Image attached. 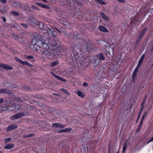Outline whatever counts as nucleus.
<instances>
[{
	"instance_id": "7",
	"label": "nucleus",
	"mask_w": 153,
	"mask_h": 153,
	"mask_svg": "<svg viewBox=\"0 0 153 153\" xmlns=\"http://www.w3.org/2000/svg\"><path fill=\"white\" fill-rule=\"evenodd\" d=\"M18 126L16 125L12 124L8 126L6 130L7 131H11L15 128H17Z\"/></svg>"
},
{
	"instance_id": "3",
	"label": "nucleus",
	"mask_w": 153,
	"mask_h": 153,
	"mask_svg": "<svg viewBox=\"0 0 153 153\" xmlns=\"http://www.w3.org/2000/svg\"><path fill=\"white\" fill-rule=\"evenodd\" d=\"M147 30V28H145L141 31V32L139 34V36L137 39V40L136 41V42L137 43H139L140 42V40L144 35L145 32H146Z\"/></svg>"
},
{
	"instance_id": "35",
	"label": "nucleus",
	"mask_w": 153,
	"mask_h": 153,
	"mask_svg": "<svg viewBox=\"0 0 153 153\" xmlns=\"http://www.w3.org/2000/svg\"><path fill=\"white\" fill-rule=\"evenodd\" d=\"M51 74L56 78L57 77L56 76H58L56 75L54 73H53L52 72H51Z\"/></svg>"
},
{
	"instance_id": "33",
	"label": "nucleus",
	"mask_w": 153,
	"mask_h": 153,
	"mask_svg": "<svg viewBox=\"0 0 153 153\" xmlns=\"http://www.w3.org/2000/svg\"><path fill=\"white\" fill-rule=\"evenodd\" d=\"M144 101H145V100H144V101H143V103L142 104V106L141 107V108H140V111H141V113H142V110H143V105L144 103Z\"/></svg>"
},
{
	"instance_id": "18",
	"label": "nucleus",
	"mask_w": 153,
	"mask_h": 153,
	"mask_svg": "<svg viewBox=\"0 0 153 153\" xmlns=\"http://www.w3.org/2000/svg\"><path fill=\"white\" fill-rule=\"evenodd\" d=\"M29 23L30 25L34 24L35 22V19L34 18H31L29 21Z\"/></svg>"
},
{
	"instance_id": "57",
	"label": "nucleus",
	"mask_w": 153,
	"mask_h": 153,
	"mask_svg": "<svg viewBox=\"0 0 153 153\" xmlns=\"http://www.w3.org/2000/svg\"><path fill=\"white\" fill-rule=\"evenodd\" d=\"M50 54L51 55V53H50Z\"/></svg>"
},
{
	"instance_id": "46",
	"label": "nucleus",
	"mask_w": 153,
	"mask_h": 153,
	"mask_svg": "<svg viewBox=\"0 0 153 153\" xmlns=\"http://www.w3.org/2000/svg\"><path fill=\"white\" fill-rule=\"evenodd\" d=\"M140 129L139 128H138V129H137V131L136 132H139L140 131Z\"/></svg>"
},
{
	"instance_id": "27",
	"label": "nucleus",
	"mask_w": 153,
	"mask_h": 153,
	"mask_svg": "<svg viewBox=\"0 0 153 153\" xmlns=\"http://www.w3.org/2000/svg\"><path fill=\"white\" fill-rule=\"evenodd\" d=\"M129 140L128 139L126 140L125 141L124 144V145H125L128 146V144H129Z\"/></svg>"
},
{
	"instance_id": "26",
	"label": "nucleus",
	"mask_w": 153,
	"mask_h": 153,
	"mask_svg": "<svg viewBox=\"0 0 153 153\" xmlns=\"http://www.w3.org/2000/svg\"><path fill=\"white\" fill-rule=\"evenodd\" d=\"M65 27L68 29H71V26L69 23L67 22V24L65 25Z\"/></svg>"
},
{
	"instance_id": "14",
	"label": "nucleus",
	"mask_w": 153,
	"mask_h": 153,
	"mask_svg": "<svg viewBox=\"0 0 153 153\" xmlns=\"http://www.w3.org/2000/svg\"><path fill=\"white\" fill-rule=\"evenodd\" d=\"M72 130L71 128H65L62 130L59 131H58L59 133H61L63 132H68L71 131Z\"/></svg>"
},
{
	"instance_id": "48",
	"label": "nucleus",
	"mask_w": 153,
	"mask_h": 153,
	"mask_svg": "<svg viewBox=\"0 0 153 153\" xmlns=\"http://www.w3.org/2000/svg\"><path fill=\"white\" fill-rule=\"evenodd\" d=\"M142 124H141L140 123L139 126H140V127H142Z\"/></svg>"
},
{
	"instance_id": "55",
	"label": "nucleus",
	"mask_w": 153,
	"mask_h": 153,
	"mask_svg": "<svg viewBox=\"0 0 153 153\" xmlns=\"http://www.w3.org/2000/svg\"><path fill=\"white\" fill-rule=\"evenodd\" d=\"M0 153H2L0 151Z\"/></svg>"
},
{
	"instance_id": "58",
	"label": "nucleus",
	"mask_w": 153,
	"mask_h": 153,
	"mask_svg": "<svg viewBox=\"0 0 153 153\" xmlns=\"http://www.w3.org/2000/svg\"><path fill=\"white\" fill-rule=\"evenodd\" d=\"M55 94V95H56V94Z\"/></svg>"
},
{
	"instance_id": "53",
	"label": "nucleus",
	"mask_w": 153,
	"mask_h": 153,
	"mask_svg": "<svg viewBox=\"0 0 153 153\" xmlns=\"http://www.w3.org/2000/svg\"><path fill=\"white\" fill-rule=\"evenodd\" d=\"M120 152L119 151H117L116 153H119Z\"/></svg>"
},
{
	"instance_id": "6",
	"label": "nucleus",
	"mask_w": 153,
	"mask_h": 153,
	"mask_svg": "<svg viewBox=\"0 0 153 153\" xmlns=\"http://www.w3.org/2000/svg\"><path fill=\"white\" fill-rule=\"evenodd\" d=\"M0 67L6 70H11L13 68L10 65L2 63H0Z\"/></svg>"
},
{
	"instance_id": "16",
	"label": "nucleus",
	"mask_w": 153,
	"mask_h": 153,
	"mask_svg": "<svg viewBox=\"0 0 153 153\" xmlns=\"http://www.w3.org/2000/svg\"><path fill=\"white\" fill-rule=\"evenodd\" d=\"M101 14L102 16V18L103 19L107 20L109 21V18L108 17L106 16L105 14L103 12H101Z\"/></svg>"
},
{
	"instance_id": "56",
	"label": "nucleus",
	"mask_w": 153,
	"mask_h": 153,
	"mask_svg": "<svg viewBox=\"0 0 153 153\" xmlns=\"http://www.w3.org/2000/svg\"><path fill=\"white\" fill-rule=\"evenodd\" d=\"M113 48H112V51H113Z\"/></svg>"
},
{
	"instance_id": "10",
	"label": "nucleus",
	"mask_w": 153,
	"mask_h": 153,
	"mask_svg": "<svg viewBox=\"0 0 153 153\" xmlns=\"http://www.w3.org/2000/svg\"><path fill=\"white\" fill-rule=\"evenodd\" d=\"M97 58L100 60H104L105 57L102 53H99L97 55Z\"/></svg>"
},
{
	"instance_id": "49",
	"label": "nucleus",
	"mask_w": 153,
	"mask_h": 153,
	"mask_svg": "<svg viewBox=\"0 0 153 153\" xmlns=\"http://www.w3.org/2000/svg\"><path fill=\"white\" fill-rule=\"evenodd\" d=\"M142 124H141L140 123L139 126H140V127H142Z\"/></svg>"
},
{
	"instance_id": "59",
	"label": "nucleus",
	"mask_w": 153,
	"mask_h": 153,
	"mask_svg": "<svg viewBox=\"0 0 153 153\" xmlns=\"http://www.w3.org/2000/svg\"><path fill=\"white\" fill-rule=\"evenodd\" d=\"M1 128H0V131H1Z\"/></svg>"
},
{
	"instance_id": "21",
	"label": "nucleus",
	"mask_w": 153,
	"mask_h": 153,
	"mask_svg": "<svg viewBox=\"0 0 153 153\" xmlns=\"http://www.w3.org/2000/svg\"><path fill=\"white\" fill-rule=\"evenodd\" d=\"M141 114L142 113H141V111H140L139 113V114H138V116H137V120H136V122L137 123L139 121V119L141 115Z\"/></svg>"
},
{
	"instance_id": "15",
	"label": "nucleus",
	"mask_w": 153,
	"mask_h": 153,
	"mask_svg": "<svg viewBox=\"0 0 153 153\" xmlns=\"http://www.w3.org/2000/svg\"><path fill=\"white\" fill-rule=\"evenodd\" d=\"M75 93L77 94L78 96L81 97H84L85 96L84 94L82 92L79 91H76Z\"/></svg>"
},
{
	"instance_id": "37",
	"label": "nucleus",
	"mask_w": 153,
	"mask_h": 153,
	"mask_svg": "<svg viewBox=\"0 0 153 153\" xmlns=\"http://www.w3.org/2000/svg\"><path fill=\"white\" fill-rule=\"evenodd\" d=\"M83 85L85 86H88V83L86 82H84L83 83Z\"/></svg>"
},
{
	"instance_id": "32",
	"label": "nucleus",
	"mask_w": 153,
	"mask_h": 153,
	"mask_svg": "<svg viewBox=\"0 0 153 153\" xmlns=\"http://www.w3.org/2000/svg\"><path fill=\"white\" fill-rule=\"evenodd\" d=\"M21 25H22L24 27L27 28V25L26 24L24 23V24H21Z\"/></svg>"
},
{
	"instance_id": "41",
	"label": "nucleus",
	"mask_w": 153,
	"mask_h": 153,
	"mask_svg": "<svg viewBox=\"0 0 153 153\" xmlns=\"http://www.w3.org/2000/svg\"><path fill=\"white\" fill-rule=\"evenodd\" d=\"M62 1V3H63L64 4H66L67 2V1Z\"/></svg>"
},
{
	"instance_id": "52",
	"label": "nucleus",
	"mask_w": 153,
	"mask_h": 153,
	"mask_svg": "<svg viewBox=\"0 0 153 153\" xmlns=\"http://www.w3.org/2000/svg\"><path fill=\"white\" fill-rule=\"evenodd\" d=\"M141 127H140V126H139L138 128H139L140 129H141Z\"/></svg>"
},
{
	"instance_id": "4",
	"label": "nucleus",
	"mask_w": 153,
	"mask_h": 153,
	"mask_svg": "<svg viewBox=\"0 0 153 153\" xmlns=\"http://www.w3.org/2000/svg\"><path fill=\"white\" fill-rule=\"evenodd\" d=\"M139 68V67L137 66L135 69H134L133 73V74L132 75L131 77L133 79V82H135V79L136 78L137 74L138 72V70Z\"/></svg>"
},
{
	"instance_id": "23",
	"label": "nucleus",
	"mask_w": 153,
	"mask_h": 153,
	"mask_svg": "<svg viewBox=\"0 0 153 153\" xmlns=\"http://www.w3.org/2000/svg\"><path fill=\"white\" fill-rule=\"evenodd\" d=\"M25 58L26 59H33L34 58V57L32 56H27L26 55L25 56Z\"/></svg>"
},
{
	"instance_id": "44",
	"label": "nucleus",
	"mask_w": 153,
	"mask_h": 153,
	"mask_svg": "<svg viewBox=\"0 0 153 153\" xmlns=\"http://www.w3.org/2000/svg\"><path fill=\"white\" fill-rule=\"evenodd\" d=\"M2 3H4L7 2L6 1H0Z\"/></svg>"
},
{
	"instance_id": "12",
	"label": "nucleus",
	"mask_w": 153,
	"mask_h": 153,
	"mask_svg": "<svg viewBox=\"0 0 153 153\" xmlns=\"http://www.w3.org/2000/svg\"><path fill=\"white\" fill-rule=\"evenodd\" d=\"M99 29L100 31L103 32L107 33L108 31L105 27L101 25L99 26Z\"/></svg>"
},
{
	"instance_id": "40",
	"label": "nucleus",
	"mask_w": 153,
	"mask_h": 153,
	"mask_svg": "<svg viewBox=\"0 0 153 153\" xmlns=\"http://www.w3.org/2000/svg\"><path fill=\"white\" fill-rule=\"evenodd\" d=\"M1 18L3 19V21L4 22H5L6 21V19H5V18L4 17H1Z\"/></svg>"
},
{
	"instance_id": "2",
	"label": "nucleus",
	"mask_w": 153,
	"mask_h": 153,
	"mask_svg": "<svg viewBox=\"0 0 153 153\" xmlns=\"http://www.w3.org/2000/svg\"><path fill=\"white\" fill-rule=\"evenodd\" d=\"M14 59L17 62H19V63L22 65H26L30 67H33V66L32 64L30 63L27 61H23L21 59L18 58L17 57H15L14 58Z\"/></svg>"
},
{
	"instance_id": "51",
	"label": "nucleus",
	"mask_w": 153,
	"mask_h": 153,
	"mask_svg": "<svg viewBox=\"0 0 153 153\" xmlns=\"http://www.w3.org/2000/svg\"><path fill=\"white\" fill-rule=\"evenodd\" d=\"M108 153H110V149H109L108 150Z\"/></svg>"
},
{
	"instance_id": "5",
	"label": "nucleus",
	"mask_w": 153,
	"mask_h": 153,
	"mask_svg": "<svg viewBox=\"0 0 153 153\" xmlns=\"http://www.w3.org/2000/svg\"><path fill=\"white\" fill-rule=\"evenodd\" d=\"M24 115L23 113L22 112L19 113L11 116V119L12 120L16 119L23 117Z\"/></svg>"
},
{
	"instance_id": "29",
	"label": "nucleus",
	"mask_w": 153,
	"mask_h": 153,
	"mask_svg": "<svg viewBox=\"0 0 153 153\" xmlns=\"http://www.w3.org/2000/svg\"><path fill=\"white\" fill-rule=\"evenodd\" d=\"M98 3H100L102 4H106L105 3L104 1H96Z\"/></svg>"
},
{
	"instance_id": "19",
	"label": "nucleus",
	"mask_w": 153,
	"mask_h": 153,
	"mask_svg": "<svg viewBox=\"0 0 153 153\" xmlns=\"http://www.w3.org/2000/svg\"><path fill=\"white\" fill-rule=\"evenodd\" d=\"M145 55L144 54H143L142 55V56H141V57L140 59L139 60V62L142 63L143 60V59H144V57H145Z\"/></svg>"
},
{
	"instance_id": "20",
	"label": "nucleus",
	"mask_w": 153,
	"mask_h": 153,
	"mask_svg": "<svg viewBox=\"0 0 153 153\" xmlns=\"http://www.w3.org/2000/svg\"><path fill=\"white\" fill-rule=\"evenodd\" d=\"M10 13L11 15L14 16H18L19 15L18 13L15 11H11Z\"/></svg>"
},
{
	"instance_id": "34",
	"label": "nucleus",
	"mask_w": 153,
	"mask_h": 153,
	"mask_svg": "<svg viewBox=\"0 0 153 153\" xmlns=\"http://www.w3.org/2000/svg\"><path fill=\"white\" fill-rule=\"evenodd\" d=\"M60 80H61L62 81H63V82H66V80L65 79H64V78H63L62 77H61V78L60 79Z\"/></svg>"
},
{
	"instance_id": "39",
	"label": "nucleus",
	"mask_w": 153,
	"mask_h": 153,
	"mask_svg": "<svg viewBox=\"0 0 153 153\" xmlns=\"http://www.w3.org/2000/svg\"><path fill=\"white\" fill-rule=\"evenodd\" d=\"M146 114H144L143 116V117L142 118V119H141V120H143L144 119V118L146 116Z\"/></svg>"
},
{
	"instance_id": "36",
	"label": "nucleus",
	"mask_w": 153,
	"mask_h": 153,
	"mask_svg": "<svg viewBox=\"0 0 153 153\" xmlns=\"http://www.w3.org/2000/svg\"><path fill=\"white\" fill-rule=\"evenodd\" d=\"M153 141V136L151 138L150 140L147 143V144H148L149 143Z\"/></svg>"
},
{
	"instance_id": "38",
	"label": "nucleus",
	"mask_w": 153,
	"mask_h": 153,
	"mask_svg": "<svg viewBox=\"0 0 153 153\" xmlns=\"http://www.w3.org/2000/svg\"><path fill=\"white\" fill-rule=\"evenodd\" d=\"M142 63L139 62L137 66L140 67V66H141Z\"/></svg>"
},
{
	"instance_id": "54",
	"label": "nucleus",
	"mask_w": 153,
	"mask_h": 153,
	"mask_svg": "<svg viewBox=\"0 0 153 153\" xmlns=\"http://www.w3.org/2000/svg\"><path fill=\"white\" fill-rule=\"evenodd\" d=\"M145 85H144L143 86V87H145Z\"/></svg>"
},
{
	"instance_id": "17",
	"label": "nucleus",
	"mask_w": 153,
	"mask_h": 153,
	"mask_svg": "<svg viewBox=\"0 0 153 153\" xmlns=\"http://www.w3.org/2000/svg\"><path fill=\"white\" fill-rule=\"evenodd\" d=\"M59 63L58 61L56 60L54 62H51V66L52 67H54L58 65Z\"/></svg>"
},
{
	"instance_id": "31",
	"label": "nucleus",
	"mask_w": 153,
	"mask_h": 153,
	"mask_svg": "<svg viewBox=\"0 0 153 153\" xmlns=\"http://www.w3.org/2000/svg\"><path fill=\"white\" fill-rule=\"evenodd\" d=\"M32 7L33 8H34V9H36L37 10H39V9L38 8V7L36 6H35V5H32Z\"/></svg>"
},
{
	"instance_id": "47",
	"label": "nucleus",
	"mask_w": 153,
	"mask_h": 153,
	"mask_svg": "<svg viewBox=\"0 0 153 153\" xmlns=\"http://www.w3.org/2000/svg\"><path fill=\"white\" fill-rule=\"evenodd\" d=\"M143 120H141L140 122V124H143Z\"/></svg>"
},
{
	"instance_id": "24",
	"label": "nucleus",
	"mask_w": 153,
	"mask_h": 153,
	"mask_svg": "<svg viewBox=\"0 0 153 153\" xmlns=\"http://www.w3.org/2000/svg\"><path fill=\"white\" fill-rule=\"evenodd\" d=\"M61 90L64 92V93H66L68 94L69 95H70V94L69 93L67 90L64 88H62L61 89Z\"/></svg>"
},
{
	"instance_id": "28",
	"label": "nucleus",
	"mask_w": 153,
	"mask_h": 153,
	"mask_svg": "<svg viewBox=\"0 0 153 153\" xmlns=\"http://www.w3.org/2000/svg\"><path fill=\"white\" fill-rule=\"evenodd\" d=\"M127 146H126L125 145H123V152H122L123 153H125Z\"/></svg>"
},
{
	"instance_id": "50",
	"label": "nucleus",
	"mask_w": 153,
	"mask_h": 153,
	"mask_svg": "<svg viewBox=\"0 0 153 153\" xmlns=\"http://www.w3.org/2000/svg\"><path fill=\"white\" fill-rule=\"evenodd\" d=\"M46 57H47V58H49L50 57L48 56V55L47 54V55H46Z\"/></svg>"
},
{
	"instance_id": "22",
	"label": "nucleus",
	"mask_w": 153,
	"mask_h": 153,
	"mask_svg": "<svg viewBox=\"0 0 153 153\" xmlns=\"http://www.w3.org/2000/svg\"><path fill=\"white\" fill-rule=\"evenodd\" d=\"M12 5H13L15 7H18V6H19L20 7H22L21 6H19V3L15 1H14Z\"/></svg>"
},
{
	"instance_id": "8",
	"label": "nucleus",
	"mask_w": 153,
	"mask_h": 153,
	"mask_svg": "<svg viewBox=\"0 0 153 153\" xmlns=\"http://www.w3.org/2000/svg\"><path fill=\"white\" fill-rule=\"evenodd\" d=\"M11 94V91L8 89L6 88H1L0 89V94Z\"/></svg>"
},
{
	"instance_id": "30",
	"label": "nucleus",
	"mask_w": 153,
	"mask_h": 153,
	"mask_svg": "<svg viewBox=\"0 0 153 153\" xmlns=\"http://www.w3.org/2000/svg\"><path fill=\"white\" fill-rule=\"evenodd\" d=\"M11 138H8L7 139H6L5 140V143H7L8 142H10L11 140Z\"/></svg>"
},
{
	"instance_id": "1",
	"label": "nucleus",
	"mask_w": 153,
	"mask_h": 153,
	"mask_svg": "<svg viewBox=\"0 0 153 153\" xmlns=\"http://www.w3.org/2000/svg\"><path fill=\"white\" fill-rule=\"evenodd\" d=\"M32 43L38 45L40 48L44 50L42 52V54H46L48 51V49H49V47L46 43L45 39L43 38L39 37L38 35H36L32 40Z\"/></svg>"
},
{
	"instance_id": "43",
	"label": "nucleus",
	"mask_w": 153,
	"mask_h": 153,
	"mask_svg": "<svg viewBox=\"0 0 153 153\" xmlns=\"http://www.w3.org/2000/svg\"><path fill=\"white\" fill-rule=\"evenodd\" d=\"M4 100L2 98H0V103L2 102H3Z\"/></svg>"
},
{
	"instance_id": "45",
	"label": "nucleus",
	"mask_w": 153,
	"mask_h": 153,
	"mask_svg": "<svg viewBox=\"0 0 153 153\" xmlns=\"http://www.w3.org/2000/svg\"><path fill=\"white\" fill-rule=\"evenodd\" d=\"M121 3H124L126 2V1H119Z\"/></svg>"
},
{
	"instance_id": "11",
	"label": "nucleus",
	"mask_w": 153,
	"mask_h": 153,
	"mask_svg": "<svg viewBox=\"0 0 153 153\" xmlns=\"http://www.w3.org/2000/svg\"><path fill=\"white\" fill-rule=\"evenodd\" d=\"M35 4L43 8H45L48 9L50 8V7L48 6L43 4L37 2Z\"/></svg>"
},
{
	"instance_id": "25",
	"label": "nucleus",
	"mask_w": 153,
	"mask_h": 153,
	"mask_svg": "<svg viewBox=\"0 0 153 153\" xmlns=\"http://www.w3.org/2000/svg\"><path fill=\"white\" fill-rule=\"evenodd\" d=\"M34 134H28L26 135H25L23 137L24 138H26V137H33V136H34Z\"/></svg>"
},
{
	"instance_id": "9",
	"label": "nucleus",
	"mask_w": 153,
	"mask_h": 153,
	"mask_svg": "<svg viewBox=\"0 0 153 153\" xmlns=\"http://www.w3.org/2000/svg\"><path fill=\"white\" fill-rule=\"evenodd\" d=\"M52 126L53 127L55 128L59 127L63 128L65 127L66 126L65 125H62L61 124L55 123H53Z\"/></svg>"
},
{
	"instance_id": "42",
	"label": "nucleus",
	"mask_w": 153,
	"mask_h": 153,
	"mask_svg": "<svg viewBox=\"0 0 153 153\" xmlns=\"http://www.w3.org/2000/svg\"><path fill=\"white\" fill-rule=\"evenodd\" d=\"M57 76V77L56 78L57 79H58V80H60V79L61 78V77L58 76Z\"/></svg>"
},
{
	"instance_id": "13",
	"label": "nucleus",
	"mask_w": 153,
	"mask_h": 153,
	"mask_svg": "<svg viewBox=\"0 0 153 153\" xmlns=\"http://www.w3.org/2000/svg\"><path fill=\"white\" fill-rule=\"evenodd\" d=\"M14 145L12 144H7L4 146V149H10L13 148Z\"/></svg>"
}]
</instances>
